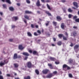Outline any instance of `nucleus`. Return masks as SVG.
I'll return each mask as SVG.
<instances>
[{
  "instance_id": "f257e3e1",
  "label": "nucleus",
  "mask_w": 79,
  "mask_h": 79,
  "mask_svg": "<svg viewBox=\"0 0 79 79\" xmlns=\"http://www.w3.org/2000/svg\"><path fill=\"white\" fill-rule=\"evenodd\" d=\"M49 71V70L47 69H45L42 72L44 74H47L48 72Z\"/></svg>"
},
{
  "instance_id": "f03ea898",
  "label": "nucleus",
  "mask_w": 79,
  "mask_h": 79,
  "mask_svg": "<svg viewBox=\"0 0 79 79\" xmlns=\"http://www.w3.org/2000/svg\"><path fill=\"white\" fill-rule=\"evenodd\" d=\"M27 66L28 68H30L32 67V64H31V63L30 62H29L27 63Z\"/></svg>"
},
{
  "instance_id": "7ed1b4c3",
  "label": "nucleus",
  "mask_w": 79,
  "mask_h": 79,
  "mask_svg": "<svg viewBox=\"0 0 79 79\" xmlns=\"http://www.w3.org/2000/svg\"><path fill=\"white\" fill-rule=\"evenodd\" d=\"M67 68L68 69H71V68L69 67L66 64L64 65L63 66V68Z\"/></svg>"
},
{
  "instance_id": "20e7f679",
  "label": "nucleus",
  "mask_w": 79,
  "mask_h": 79,
  "mask_svg": "<svg viewBox=\"0 0 79 79\" xmlns=\"http://www.w3.org/2000/svg\"><path fill=\"white\" fill-rule=\"evenodd\" d=\"M61 26L62 29H64V28L66 27V26H65V25H64V23H62L61 24Z\"/></svg>"
},
{
  "instance_id": "39448f33",
  "label": "nucleus",
  "mask_w": 79,
  "mask_h": 79,
  "mask_svg": "<svg viewBox=\"0 0 79 79\" xmlns=\"http://www.w3.org/2000/svg\"><path fill=\"white\" fill-rule=\"evenodd\" d=\"M56 18L57 20L59 21H61L62 19L61 18L60 16H57Z\"/></svg>"
},
{
  "instance_id": "423d86ee",
  "label": "nucleus",
  "mask_w": 79,
  "mask_h": 79,
  "mask_svg": "<svg viewBox=\"0 0 79 79\" xmlns=\"http://www.w3.org/2000/svg\"><path fill=\"white\" fill-rule=\"evenodd\" d=\"M37 6H39L40 5V1L39 0H38L37 1V2L36 3Z\"/></svg>"
},
{
  "instance_id": "0eeeda50",
  "label": "nucleus",
  "mask_w": 79,
  "mask_h": 79,
  "mask_svg": "<svg viewBox=\"0 0 79 79\" xmlns=\"http://www.w3.org/2000/svg\"><path fill=\"white\" fill-rule=\"evenodd\" d=\"M19 48L20 50H23V49L24 48V47H23L22 45H19Z\"/></svg>"
},
{
  "instance_id": "6e6552de",
  "label": "nucleus",
  "mask_w": 79,
  "mask_h": 79,
  "mask_svg": "<svg viewBox=\"0 0 79 79\" xmlns=\"http://www.w3.org/2000/svg\"><path fill=\"white\" fill-rule=\"evenodd\" d=\"M73 5L74 6H76V8H78V6H77V2H73Z\"/></svg>"
},
{
  "instance_id": "1a4fd4ad",
  "label": "nucleus",
  "mask_w": 79,
  "mask_h": 79,
  "mask_svg": "<svg viewBox=\"0 0 79 79\" xmlns=\"http://www.w3.org/2000/svg\"><path fill=\"white\" fill-rule=\"evenodd\" d=\"M23 55H25V56H29V55L27 52H23Z\"/></svg>"
},
{
  "instance_id": "9d476101",
  "label": "nucleus",
  "mask_w": 79,
  "mask_h": 79,
  "mask_svg": "<svg viewBox=\"0 0 79 79\" xmlns=\"http://www.w3.org/2000/svg\"><path fill=\"white\" fill-rule=\"evenodd\" d=\"M17 58L18 56H17V54H15L14 56V59H16Z\"/></svg>"
},
{
  "instance_id": "9b49d317",
  "label": "nucleus",
  "mask_w": 79,
  "mask_h": 79,
  "mask_svg": "<svg viewBox=\"0 0 79 79\" xmlns=\"http://www.w3.org/2000/svg\"><path fill=\"white\" fill-rule=\"evenodd\" d=\"M47 77L48 78H50V77H52V74H51L48 75L47 76Z\"/></svg>"
},
{
  "instance_id": "f8f14e48",
  "label": "nucleus",
  "mask_w": 79,
  "mask_h": 79,
  "mask_svg": "<svg viewBox=\"0 0 79 79\" xmlns=\"http://www.w3.org/2000/svg\"><path fill=\"white\" fill-rule=\"evenodd\" d=\"M14 66L15 68H18V67L19 66V65L17 64H14Z\"/></svg>"
},
{
  "instance_id": "ddd939ff",
  "label": "nucleus",
  "mask_w": 79,
  "mask_h": 79,
  "mask_svg": "<svg viewBox=\"0 0 79 79\" xmlns=\"http://www.w3.org/2000/svg\"><path fill=\"white\" fill-rule=\"evenodd\" d=\"M24 79H30L31 77L30 76H28L27 77H24Z\"/></svg>"
},
{
  "instance_id": "4468645a",
  "label": "nucleus",
  "mask_w": 79,
  "mask_h": 79,
  "mask_svg": "<svg viewBox=\"0 0 79 79\" xmlns=\"http://www.w3.org/2000/svg\"><path fill=\"white\" fill-rule=\"evenodd\" d=\"M33 55H38V53L36 51H34L33 52Z\"/></svg>"
},
{
  "instance_id": "2eb2a0df",
  "label": "nucleus",
  "mask_w": 79,
  "mask_h": 79,
  "mask_svg": "<svg viewBox=\"0 0 79 79\" xmlns=\"http://www.w3.org/2000/svg\"><path fill=\"white\" fill-rule=\"evenodd\" d=\"M50 59L52 61H55V59L54 58L50 57Z\"/></svg>"
},
{
  "instance_id": "dca6fc26",
  "label": "nucleus",
  "mask_w": 79,
  "mask_h": 79,
  "mask_svg": "<svg viewBox=\"0 0 79 79\" xmlns=\"http://www.w3.org/2000/svg\"><path fill=\"white\" fill-rule=\"evenodd\" d=\"M48 66H50V68L51 69H52V68H53V67H52V64H48Z\"/></svg>"
},
{
  "instance_id": "f3484780",
  "label": "nucleus",
  "mask_w": 79,
  "mask_h": 79,
  "mask_svg": "<svg viewBox=\"0 0 79 79\" xmlns=\"http://www.w3.org/2000/svg\"><path fill=\"white\" fill-rule=\"evenodd\" d=\"M9 9L10 11H13V10H14V9L12 7H9Z\"/></svg>"
},
{
  "instance_id": "a211bd4d",
  "label": "nucleus",
  "mask_w": 79,
  "mask_h": 79,
  "mask_svg": "<svg viewBox=\"0 0 79 79\" xmlns=\"http://www.w3.org/2000/svg\"><path fill=\"white\" fill-rule=\"evenodd\" d=\"M79 48V45H76L74 47V49L76 50L77 48Z\"/></svg>"
},
{
  "instance_id": "6ab92c4d",
  "label": "nucleus",
  "mask_w": 79,
  "mask_h": 79,
  "mask_svg": "<svg viewBox=\"0 0 79 79\" xmlns=\"http://www.w3.org/2000/svg\"><path fill=\"white\" fill-rule=\"evenodd\" d=\"M76 32H75L73 33H71V35H73V36H76Z\"/></svg>"
},
{
  "instance_id": "aec40b11",
  "label": "nucleus",
  "mask_w": 79,
  "mask_h": 79,
  "mask_svg": "<svg viewBox=\"0 0 79 79\" xmlns=\"http://www.w3.org/2000/svg\"><path fill=\"white\" fill-rule=\"evenodd\" d=\"M58 36L60 38H61L62 37H64L63 35L62 34H59L58 35Z\"/></svg>"
},
{
  "instance_id": "412c9836",
  "label": "nucleus",
  "mask_w": 79,
  "mask_h": 79,
  "mask_svg": "<svg viewBox=\"0 0 79 79\" xmlns=\"http://www.w3.org/2000/svg\"><path fill=\"white\" fill-rule=\"evenodd\" d=\"M26 13H28V14H31V12H30L29 11H25Z\"/></svg>"
},
{
  "instance_id": "4be33fe9",
  "label": "nucleus",
  "mask_w": 79,
  "mask_h": 79,
  "mask_svg": "<svg viewBox=\"0 0 79 79\" xmlns=\"http://www.w3.org/2000/svg\"><path fill=\"white\" fill-rule=\"evenodd\" d=\"M6 2L9 3V4H11V2L10 0H6Z\"/></svg>"
},
{
  "instance_id": "5701e85b",
  "label": "nucleus",
  "mask_w": 79,
  "mask_h": 79,
  "mask_svg": "<svg viewBox=\"0 0 79 79\" xmlns=\"http://www.w3.org/2000/svg\"><path fill=\"white\" fill-rule=\"evenodd\" d=\"M5 64V63H3L2 62H1L0 63V65L2 66H3V65H4Z\"/></svg>"
},
{
  "instance_id": "b1692460",
  "label": "nucleus",
  "mask_w": 79,
  "mask_h": 79,
  "mask_svg": "<svg viewBox=\"0 0 79 79\" xmlns=\"http://www.w3.org/2000/svg\"><path fill=\"white\" fill-rule=\"evenodd\" d=\"M15 19V20H17V19H18V17H13V19Z\"/></svg>"
},
{
  "instance_id": "393cba45",
  "label": "nucleus",
  "mask_w": 79,
  "mask_h": 79,
  "mask_svg": "<svg viewBox=\"0 0 79 79\" xmlns=\"http://www.w3.org/2000/svg\"><path fill=\"white\" fill-rule=\"evenodd\" d=\"M35 72L37 74H39V71L37 70H36Z\"/></svg>"
},
{
  "instance_id": "a878e982",
  "label": "nucleus",
  "mask_w": 79,
  "mask_h": 79,
  "mask_svg": "<svg viewBox=\"0 0 79 79\" xmlns=\"http://www.w3.org/2000/svg\"><path fill=\"white\" fill-rule=\"evenodd\" d=\"M72 62H73V60H72L70 59L69 60V63H72Z\"/></svg>"
},
{
  "instance_id": "bb28decb",
  "label": "nucleus",
  "mask_w": 79,
  "mask_h": 79,
  "mask_svg": "<svg viewBox=\"0 0 79 79\" xmlns=\"http://www.w3.org/2000/svg\"><path fill=\"white\" fill-rule=\"evenodd\" d=\"M57 44L58 45H61V42L60 41H59L58 43H57Z\"/></svg>"
},
{
  "instance_id": "cd10ccee",
  "label": "nucleus",
  "mask_w": 79,
  "mask_h": 79,
  "mask_svg": "<svg viewBox=\"0 0 79 79\" xmlns=\"http://www.w3.org/2000/svg\"><path fill=\"white\" fill-rule=\"evenodd\" d=\"M68 11L69 12H72V11H73V10H71L70 8H69L68 10Z\"/></svg>"
},
{
  "instance_id": "c85d7f7f",
  "label": "nucleus",
  "mask_w": 79,
  "mask_h": 79,
  "mask_svg": "<svg viewBox=\"0 0 79 79\" xmlns=\"http://www.w3.org/2000/svg\"><path fill=\"white\" fill-rule=\"evenodd\" d=\"M27 34H28V35L29 36H32V35L30 33V32H28V33H27Z\"/></svg>"
},
{
  "instance_id": "c756f323",
  "label": "nucleus",
  "mask_w": 79,
  "mask_h": 79,
  "mask_svg": "<svg viewBox=\"0 0 79 79\" xmlns=\"http://www.w3.org/2000/svg\"><path fill=\"white\" fill-rule=\"evenodd\" d=\"M46 13H47V14H48V15L49 16H51V14L49 12L47 11L46 12Z\"/></svg>"
},
{
  "instance_id": "7c9ffc66",
  "label": "nucleus",
  "mask_w": 79,
  "mask_h": 79,
  "mask_svg": "<svg viewBox=\"0 0 79 79\" xmlns=\"http://www.w3.org/2000/svg\"><path fill=\"white\" fill-rule=\"evenodd\" d=\"M24 17L25 18H26V19H29V17H28V16H27V15H25L24 16Z\"/></svg>"
},
{
  "instance_id": "2f4dec72",
  "label": "nucleus",
  "mask_w": 79,
  "mask_h": 79,
  "mask_svg": "<svg viewBox=\"0 0 79 79\" xmlns=\"http://www.w3.org/2000/svg\"><path fill=\"white\" fill-rule=\"evenodd\" d=\"M47 6L49 10H51V9L50 8V6H49L48 5V4H47Z\"/></svg>"
},
{
  "instance_id": "473e14b6",
  "label": "nucleus",
  "mask_w": 79,
  "mask_h": 79,
  "mask_svg": "<svg viewBox=\"0 0 79 79\" xmlns=\"http://www.w3.org/2000/svg\"><path fill=\"white\" fill-rule=\"evenodd\" d=\"M69 76L70 77H73V75L71 74H69Z\"/></svg>"
},
{
  "instance_id": "72a5a7b5",
  "label": "nucleus",
  "mask_w": 79,
  "mask_h": 79,
  "mask_svg": "<svg viewBox=\"0 0 79 79\" xmlns=\"http://www.w3.org/2000/svg\"><path fill=\"white\" fill-rule=\"evenodd\" d=\"M75 21H76V22H79V19H75Z\"/></svg>"
},
{
  "instance_id": "f704fd0d",
  "label": "nucleus",
  "mask_w": 79,
  "mask_h": 79,
  "mask_svg": "<svg viewBox=\"0 0 79 79\" xmlns=\"http://www.w3.org/2000/svg\"><path fill=\"white\" fill-rule=\"evenodd\" d=\"M71 16H72V15L71 14H69V18H71Z\"/></svg>"
},
{
  "instance_id": "c9c22d12",
  "label": "nucleus",
  "mask_w": 79,
  "mask_h": 79,
  "mask_svg": "<svg viewBox=\"0 0 79 79\" xmlns=\"http://www.w3.org/2000/svg\"><path fill=\"white\" fill-rule=\"evenodd\" d=\"M55 64H60V62H57V61H56L55 62Z\"/></svg>"
},
{
  "instance_id": "e433bc0d",
  "label": "nucleus",
  "mask_w": 79,
  "mask_h": 79,
  "mask_svg": "<svg viewBox=\"0 0 79 79\" xmlns=\"http://www.w3.org/2000/svg\"><path fill=\"white\" fill-rule=\"evenodd\" d=\"M63 39L64 40H67V38L64 37V36L63 37Z\"/></svg>"
},
{
  "instance_id": "4c0bfd02",
  "label": "nucleus",
  "mask_w": 79,
  "mask_h": 79,
  "mask_svg": "<svg viewBox=\"0 0 79 79\" xmlns=\"http://www.w3.org/2000/svg\"><path fill=\"white\" fill-rule=\"evenodd\" d=\"M26 2L27 3H30V1L29 0H26Z\"/></svg>"
},
{
  "instance_id": "58836bf2",
  "label": "nucleus",
  "mask_w": 79,
  "mask_h": 79,
  "mask_svg": "<svg viewBox=\"0 0 79 79\" xmlns=\"http://www.w3.org/2000/svg\"><path fill=\"white\" fill-rule=\"evenodd\" d=\"M53 23L55 25V26H56V24L57 23H56V22L54 21L53 22Z\"/></svg>"
},
{
  "instance_id": "ea45409f",
  "label": "nucleus",
  "mask_w": 79,
  "mask_h": 79,
  "mask_svg": "<svg viewBox=\"0 0 79 79\" xmlns=\"http://www.w3.org/2000/svg\"><path fill=\"white\" fill-rule=\"evenodd\" d=\"M29 52L30 53H31L32 52V51L31 50H29Z\"/></svg>"
},
{
  "instance_id": "a19ab883",
  "label": "nucleus",
  "mask_w": 79,
  "mask_h": 79,
  "mask_svg": "<svg viewBox=\"0 0 79 79\" xmlns=\"http://www.w3.org/2000/svg\"><path fill=\"white\" fill-rule=\"evenodd\" d=\"M3 6L4 8H6V5L4 4L3 5Z\"/></svg>"
},
{
  "instance_id": "79ce46f5",
  "label": "nucleus",
  "mask_w": 79,
  "mask_h": 79,
  "mask_svg": "<svg viewBox=\"0 0 79 79\" xmlns=\"http://www.w3.org/2000/svg\"><path fill=\"white\" fill-rule=\"evenodd\" d=\"M77 18V16H75L73 17V19H76V18Z\"/></svg>"
},
{
  "instance_id": "37998d69",
  "label": "nucleus",
  "mask_w": 79,
  "mask_h": 79,
  "mask_svg": "<svg viewBox=\"0 0 79 79\" xmlns=\"http://www.w3.org/2000/svg\"><path fill=\"white\" fill-rule=\"evenodd\" d=\"M0 79H3V77L0 75Z\"/></svg>"
},
{
  "instance_id": "c03bdc74",
  "label": "nucleus",
  "mask_w": 79,
  "mask_h": 79,
  "mask_svg": "<svg viewBox=\"0 0 79 79\" xmlns=\"http://www.w3.org/2000/svg\"><path fill=\"white\" fill-rule=\"evenodd\" d=\"M27 56L25 57V58H24V60H27Z\"/></svg>"
},
{
  "instance_id": "a18cd8bd",
  "label": "nucleus",
  "mask_w": 79,
  "mask_h": 79,
  "mask_svg": "<svg viewBox=\"0 0 79 79\" xmlns=\"http://www.w3.org/2000/svg\"><path fill=\"white\" fill-rule=\"evenodd\" d=\"M4 63H8V61H7V60H5Z\"/></svg>"
},
{
  "instance_id": "49530a36",
  "label": "nucleus",
  "mask_w": 79,
  "mask_h": 79,
  "mask_svg": "<svg viewBox=\"0 0 79 79\" xmlns=\"http://www.w3.org/2000/svg\"><path fill=\"white\" fill-rule=\"evenodd\" d=\"M34 35H38L37 34V33H36V32H35V33H34Z\"/></svg>"
},
{
  "instance_id": "de8ad7c7",
  "label": "nucleus",
  "mask_w": 79,
  "mask_h": 79,
  "mask_svg": "<svg viewBox=\"0 0 79 79\" xmlns=\"http://www.w3.org/2000/svg\"><path fill=\"white\" fill-rule=\"evenodd\" d=\"M53 74H56L57 73V71H54L53 72Z\"/></svg>"
},
{
  "instance_id": "09e8293b",
  "label": "nucleus",
  "mask_w": 79,
  "mask_h": 79,
  "mask_svg": "<svg viewBox=\"0 0 79 79\" xmlns=\"http://www.w3.org/2000/svg\"><path fill=\"white\" fill-rule=\"evenodd\" d=\"M65 35H66L67 36H68V33H67V32H66L65 33Z\"/></svg>"
},
{
  "instance_id": "8fccbe9b",
  "label": "nucleus",
  "mask_w": 79,
  "mask_h": 79,
  "mask_svg": "<svg viewBox=\"0 0 79 79\" xmlns=\"http://www.w3.org/2000/svg\"><path fill=\"white\" fill-rule=\"evenodd\" d=\"M34 25H33V24L31 25V27H32V28H34Z\"/></svg>"
},
{
  "instance_id": "3c124183",
  "label": "nucleus",
  "mask_w": 79,
  "mask_h": 79,
  "mask_svg": "<svg viewBox=\"0 0 79 79\" xmlns=\"http://www.w3.org/2000/svg\"><path fill=\"white\" fill-rule=\"evenodd\" d=\"M53 40L54 41H56V39H55V38H53Z\"/></svg>"
},
{
  "instance_id": "603ef678",
  "label": "nucleus",
  "mask_w": 79,
  "mask_h": 79,
  "mask_svg": "<svg viewBox=\"0 0 79 79\" xmlns=\"http://www.w3.org/2000/svg\"><path fill=\"white\" fill-rule=\"evenodd\" d=\"M48 23H49V22H48V23L46 24V26H48Z\"/></svg>"
},
{
  "instance_id": "864d4df0",
  "label": "nucleus",
  "mask_w": 79,
  "mask_h": 79,
  "mask_svg": "<svg viewBox=\"0 0 79 79\" xmlns=\"http://www.w3.org/2000/svg\"><path fill=\"white\" fill-rule=\"evenodd\" d=\"M73 28L74 29H77V27L74 26V27H73Z\"/></svg>"
},
{
  "instance_id": "5fc2aeb1",
  "label": "nucleus",
  "mask_w": 79,
  "mask_h": 79,
  "mask_svg": "<svg viewBox=\"0 0 79 79\" xmlns=\"http://www.w3.org/2000/svg\"><path fill=\"white\" fill-rule=\"evenodd\" d=\"M37 32L38 33H39V34H40V31L38 30Z\"/></svg>"
},
{
  "instance_id": "6e6d98bb",
  "label": "nucleus",
  "mask_w": 79,
  "mask_h": 79,
  "mask_svg": "<svg viewBox=\"0 0 79 79\" xmlns=\"http://www.w3.org/2000/svg\"><path fill=\"white\" fill-rule=\"evenodd\" d=\"M70 46H71V47H73V44H72V43H71V44H70Z\"/></svg>"
},
{
  "instance_id": "4d7b16f0",
  "label": "nucleus",
  "mask_w": 79,
  "mask_h": 79,
  "mask_svg": "<svg viewBox=\"0 0 79 79\" xmlns=\"http://www.w3.org/2000/svg\"><path fill=\"white\" fill-rule=\"evenodd\" d=\"M62 2H65L66 1L65 0H62Z\"/></svg>"
},
{
  "instance_id": "13d9d810",
  "label": "nucleus",
  "mask_w": 79,
  "mask_h": 79,
  "mask_svg": "<svg viewBox=\"0 0 79 79\" xmlns=\"http://www.w3.org/2000/svg\"><path fill=\"white\" fill-rule=\"evenodd\" d=\"M46 2H47V3H48V2H50V1L49 0H47L46 1Z\"/></svg>"
},
{
  "instance_id": "bf43d9fd",
  "label": "nucleus",
  "mask_w": 79,
  "mask_h": 79,
  "mask_svg": "<svg viewBox=\"0 0 79 79\" xmlns=\"http://www.w3.org/2000/svg\"><path fill=\"white\" fill-rule=\"evenodd\" d=\"M9 40L10 42H12V41H13V39H10Z\"/></svg>"
},
{
  "instance_id": "052dcab7",
  "label": "nucleus",
  "mask_w": 79,
  "mask_h": 79,
  "mask_svg": "<svg viewBox=\"0 0 79 79\" xmlns=\"http://www.w3.org/2000/svg\"><path fill=\"white\" fill-rule=\"evenodd\" d=\"M7 76H8L9 77H10V75L9 74H7Z\"/></svg>"
},
{
  "instance_id": "680f3d73",
  "label": "nucleus",
  "mask_w": 79,
  "mask_h": 79,
  "mask_svg": "<svg viewBox=\"0 0 79 79\" xmlns=\"http://www.w3.org/2000/svg\"><path fill=\"white\" fill-rule=\"evenodd\" d=\"M17 5L18 6H20V4L19 3H17Z\"/></svg>"
},
{
  "instance_id": "e2e57ef3",
  "label": "nucleus",
  "mask_w": 79,
  "mask_h": 79,
  "mask_svg": "<svg viewBox=\"0 0 79 79\" xmlns=\"http://www.w3.org/2000/svg\"><path fill=\"white\" fill-rule=\"evenodd\" d=\"M0 14L1 15H3V13L2 12H0Z\"/></svg>"
},
{
  "instance_id": "0e129e2a",
  "label": "nucleus",
  "mask_w": 79,
  "mask_h": 79,
  "mask_svg": "<svg viewBox=\"0 0 79 79\" xmlns=\"http://www.w3.org/2000/svg\"><path fill=\"white\" fill-rule=\"evenodd\" d=\"M15 27V26H12V28H14V27Z\"/></svg>"
},
{
  "instance_id": "69168bd1",
  "label": "nucleus",
  "mask_w": 79,
  "mask_h": 79,
  "mask_svg": "<svg viewBox=\"0 0 79 79\" xmlns=\"http://www.w3.org/2000/svg\"><path fill=\"white\" fill-rule=\"evenodd\" d=\"M38 27H39V26H38V25H36L35 26V27H36V28H38Z\"/></svg>"
},
{
  "instance_id": "338daca9",
  "label": "nucleus",
  "mask_w": 79,
  "mask_h": 79,
  "mask_svg": "<svg viewBox=\"0 0 79 79\" xmlns=\"http://www.w3.org/2000/svg\"><path fill=\"white\" fill-rule=\"evenodd\" d=\"M41 1H42V2H43L44 3L45 2V1H44V0H41Z\"/></svg>"
},
{
  "instance_id": "774afa93",
  "label": "nucleus",
  "mask_w": 79,
  "mask_h": 79,
  "mask_svg": "<svg viewBox=\"0 0 79 79\" xmlns=\"http://www.w3.org/2000/svg\"><path fill=\"white\" fill-rule=\"evenodd\" d=\"M24 22H25V23H27V22H26V20H23Z\"/></svg>"
}]
</instances>
